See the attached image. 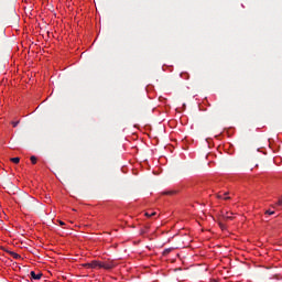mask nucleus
<instances>
[{"mask_svg":"<svg viewBox=\"0 0 282 282\" xmlns=\"http://www.w3.org/2000/svg\"><path fill=\"white\" fill-rule=\"evenodd\" d=\"M88 270H101V262L98 260L84 264Z\"/></svg>","mask_w":282,"mask_h":282,"instance_id":"1","label":"nucleus"},{"mask_svg":"<svg viewBox=\"0 0 282 282\" xmlns=\"http://www.w3.org/2000/svg\"><path fill=\"white\" fill-rule=\"evenodd\" d=\"M113 268H116V262L112 260L101 262V270H113Z\"/></svg>","mask_w":282,"mask_h":282,"instance_id":"2","label":"nucleus"},{"mask_svg":"<svg viewBox=\"0 0 282 282\" xmlns=\"http://www.w3.org/2000/svg\"><path fill=\"white\" fill-rule=\"evenodd\" d=\"M29 279H31V281H41V279H43V273L31 271Z\"/></svg>","mask_w":282,"mask_h":282,"instance_id":"3","label":"nucleus"},{"mask_svg":"<svg viewBox=\"0 0 282 282\" xmlns=\"http://www.w3.org/2000/svg\"><path fill=\"white\" fill-rule=\"evenodd\" d=\"M232 215H235V214L229 213V212H227L226 214H223L224 221H232L235 219V217H232Z\"/></svg>","mask_w":282,"mask_h":282,"instance_id":"4","label":"nucleus"},{"mask_svg":"<svg viewBox=\"0 0 282 282\" xmlns=\"http://www.w3.org/2000/svg\"><path fill=\"white\" fill-rule=\"evenodd\" d=\"M7 253L10 254V257H12L13 259H21V254L14 251L7 250Z\"/></svg>","mask_w":282,"mask_h":282,"instance_id":"5","label":"nucleus"},{"mask_svg":"<svg viewBox=\"0 0 282 282\" xmlns=\"http://www.w3.org/2000/svg\"><path fill=\"white\" fill-rule=\"evenodd\" d=\"M175 191H164L161 193V195H175Z\"/></svg>","mask_w":282,"mask_h":282,"instance_id":"6","label":"nucleus"},{"mask_svg":"<svg viewBox=\"0 0 282 282\" xmlns=\"http://www.w3.org/2000/svg\"><path fill=\"white\" fill-rule=\"evenodd\" d=\"M228 193H225L224 195H218V199H230V196H226Z\"/></svg>","mask_w":282,"mask_h":282,"instance_id":"7","label":"nucleus"},{"mask_svg":"<svg viewBox=\"0 0 282 282\" xmlns=\"http://www.w3.org/2000/svg\"><path fill=\"white\" fill-rule=\"evenodd\" d=\"M155 215H158V213H155V212H152V213L147 212L145 213V217H155Z\"/></svg>","mask_w":282,"mask_h":282,"instance_id":"8","label":"nucleus"},{"mask_svg":"<svg viewBox=\"0 0 282 282\" xmlns=\"http://www.w3.org/2000/svg\"><path fill=\"white\" fill-rule=\"evenodd\" d=\"M11 162H13V164H19V162H21L20 158H12Z\"/></svg>","mask_w":282,"mask_h":282,"instance_id":"9","label":"nucleus"},{"mask_svg":"<svg viewBox=\"0 0 282 282\" xmlns=\"http://www.w3.org/2000/svg\"><path fill=\"white\" fill-rule=\"evenodd\" d=\"M170 252H173V248H167L163 251V254H170Z\"/></svg>","mask_w":282,"mask_h":282,"instance_id":"10","label":"nucleus"},{"mask_svg":"<svg viewBox=\"0 0 282 282\" xmlns=\"http://www.w3.org/2000/svg\"><path fill=\"white\" fill-rule=\"evenodd\" d=\"M218 225L221 230H226V225L224 223L219 221Z\"/></svg>","mask_w":282,"mask_h":282,"instance_id":"11","label":"nucleus"},{"mask_svg":"<svg viewBox=\"0 0 282 282\" xmlns=\"http://www.w3.org/2000/svg\"><path fill=\"white\" fill-rule=\"evenodd\" d=\"M36 160H37L36 156H34V155L31 156L32 164H36Z\"/></svg>","mask_w":282,"mask_h":282,"instance_id":"12","label":"nucleus"},{"mask_svg":"<svg viewBox=\"0 0 282 282\" xmlns=\"http://www.w3.org/2000/svg\"><path fill=\"white\" fill-rule=\"evenodd\" d=\"M12 127L14 128L19 127V121H12Z\"/></svg>","mask_w":282,"mask_h":282,"instance_id":"13","label":"nucleus"},{"mask_svg":"<svg viewBox=\"0 0 282 282\" xmlns=\"http://www.w3.org/2000/svg\"><path fill=\"white\" fill-rule=\"evenodd\" d=\"M265 215H274V212L267 210Z\"/></svg>","mask_w":282,"mask_h":282,"instance_id":"14","label":"nucleus"},{"mask_svg":"<svg viewBox=\"0 0 282 282\" xmlns=\"http://www.w3.org/2000/svg\"><path fill=\"white\" fill-rule=\"evenodd\" d=\"M278 206H282V198L278 200Z\"/></svg>","mask_w":282,"mask_h":282,"instance_id":"15","label":"nucleus"},{"mask_svg":"<svg viewBox=\"0 0 282 282\" xmlns=\"http://www.w3.org/2000/svg\"><path fill=\"white\" fill-rule=\"evenodd\" d=\"M59 225H61V226H65V223H63V221H59Z\"/></svg>","mask_w":282,"mask_h":282,"instance_id":"16","label":"nucleus"}]
</instances>
